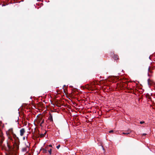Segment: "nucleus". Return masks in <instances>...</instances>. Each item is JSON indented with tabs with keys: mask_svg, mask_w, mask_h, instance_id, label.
Returning <instances> with one entry per match:
<instances>
[{
	"mask_svg": "<svg viewBox=\"0 0 155 155\" xmlns=\"http://www.w3.org/2000/svg\"><path fill=\"white\" fill-rule=\"evenodd\" d=\"M150 79H148V80H147V81H148V84L149 85H150L151 84L150 83Z\"/></svg>",
	"mask_w": 155,
	"mask_h": 155,
	"instance_id": "nucleus-14",
	"label": "nucleus"
},
{
	"mask_svg": "<svg viewBox=\"0 0 155 155\" xmlns=\"http://www.w3.org/2000/svg\"><path fill=\"white\" fill-rule=\"evenodd\" d=\"M147 135V134H143V135H144V136H145V135Z\"/></svg>",
	"mask_w": 155,
	"mask_h": 155,
	"instance_id": "nucleus-23",
	"label": "nucleus"
},
{
	"mask_svg": "<svg viewBox=\"0 0 155 155\" xmlns=\"http://www.w3.org/2000/svg\"><path fill=\"white\" fill-rule=\"evenodd\" d=\"M49 147H52V145H49Z\"/></svg>",
	"mask_w": 155,
	"mask_h": 155,
	"instance_id": "nucleus-24",
	"label": "nucleus"
},
{
	"mask_svg": "<svg viewBox=\"0 0 155 155\" xmlns=\"http://www.w3.org/2000/svg\"><path fill=\"white\" fill-rule=\"evenodd\" d=\"M12 135L14 138L16 140V143L15 144V145L16 146L17 149H18L19 148V145L20 143L18 137L16 136L15 134L14 133Z\"/></svg>",
	"mask_w": 155,
	"mask_h": 155,
	"instance_id": "nucleus-3",
	"label": "nucleus"
},
{
	"mask_svg": "<svg viewBox=\"0 0 155 155\" xmlns=\"http://www.w3.org/2000/svg\"><path fill=\"white\" fill-rule=\"evenodd\" d=\"M25 132V130L24 128H23L20 130V135L21 136H22L24 133Z\"/></svg>",
	"mask_w": 155,
	"mask_h": 155,
	"instance_id": "nucleus-5",
	"label": "nucleus"
},
{
	"mask_svg": "<svg viewBox=\"0 0 155 155\" xmlns=\"http://www.w3.org/2000/svg\"><path fill=\"white\" fill-rule=\"evenodd\" d=\"M113 58L114 60H118L119 59L118 56L117 54H114Z\"/></svg>",
	"mask_w": 155,
	"mask_h": 155,
	"instance_id": "nucleus-8",
	"label": "nucleus"
},
{
	"mask_svg": "<svg viewBox=\"0 0 155 155\" xmlns=\"http://www.w3.org/2000/svg\"><path fill=\"white\" fill-rule=\"evenodd\" d=\"M46 133H47V132L46 131H45V133L44 134H44V136H45L46 134Z\"/></svg>",
	"mask_w": 155,
	"mask_h": 155,
	"instance_id": "nucleus-22",
	"label": "nucleus"
},
{
	"mask_svg": "<svg viewBox=\"0 0 155 155\" xmlns=\"http://www.w3.org/2000/svg\"><path fill=\"white\" fill-rule=\"evenodd\" d=\"M48 119H48L47 120H46L47 122V120Z\"/></svg>",
	"mask_w": 155,
	"mask_h": 155,
	"instance_id": "nucleus-27",
	"label": "nucleus"
},
{
	"mask_svg": "<svg viewBox=\"0 0 155 155\" xmlns=\"http://www.w3.org/2000/svg\"><path fill=\"white\" fill-rule=\"evenodd\" d=\"M44 120H43L41 122V124H42L43 123H44Z\"/></svg>",
	"mask_w": 155,
	"mask_h": 155,
	"instance_id": "nucleus-25",
	"label": "nucleus"
},
{
	"mask_svg": "<svg viewBox=\"0 0 155 155\" xmlns=\"http://www.w3.org/2000/svg\"><path fill=\"white\" fill-rule=\"evenodd\" d=\"M140 124H143L144 123V121H140Z\"/></svg>",
	"mask_w": 155,
	"mask_h": 155,
	"instance_id": "nucleus-18",
	"label": "nucleus"
},
{
	"mask_svg": "<svg viewBox=\"0 0 155 155\" xmlns=\"http://www.w3.org/2000/svg\"><path fill=\"white\" fill-rule=\"evenodd\" d=\"M4 139L3 138H2V139L0 141V146L2 148V146H3V145H2L3 141Z\"/></svg>",
	"mask_w": 155,
	"mask_h": 155,
	"instance_id": "nucleus-11",
	"label": "nucleus"
},
{
	"mask_svg": "<svg viewBox=\"0 0 155 155\" xmlns=\"http://www.w3.org/2000/svg\"><path fill=\"white\" fill-rule=\"evenodd\" d=\"M114 131L113 130H110L109 131V133H112Z\"/></svg>",
	"mask_w": 155,
	"mask_h": 155,
	"instance_id": "nucleus-21",
	"label": "nucleus"
},
{
	"mask_svg": "<svg viewBox=\"0 0 155 155\" xmlns=\"http://www.w3.org/2000/svg\"><path fill=\"white\" fill-rule=\"evenodd\" d=\"M48 125L47 126V128H48Z\"/></svg>",
	"mask_w": 155,
	"mask_h": 155,
	"instance_id": "nucleus-28",
	"label": "nucleus"
},
{
	"mask_svg": "<svg viewBox=\"0 0 155 155\" xmlns=\"http://www.w3.org/2000/svg\"><path fill=\"white\" fill-rule=\"evenodd\" d=\"M42 152L44 153H47L48 151V147H45V148H43L41 150Z\"/></svg>",
	"mask_w": 155,
	"mask_h": 155,
	"instance_id": "nucleus-6",
	"label": "nucleus"
},
{
	"mask_svg": "<svg viewBox=\"0 0 155 155\" xmlns=\"http://www.w3.org/2000/svg\"><path fill=\"white\" fill-rule=\"evenodd\" d=\"M25 137H23V140H25Z\"/></svg>",
	"mask_w": 155,
	"mask_h": 155,
	"instance_id": "nucleus-26",
	"label": "nucleus"
},
{
	"mask_svg": "<svg viewBox=\"0 0 155 155\" xmlns=\"http://www.w3.org/2000/svg\"><path fill=\"white\" fill-rule=\"evenodd\" d=\"M6 155H12V154L10 153H9L8 154H6Z\"/></svg>",
	"mask_w": 155,
	"mask_h": 155,
	"instance_id": "nucleus-20",
	"label": "nucleus"
},
{
	"mask_svg": "<svg viewBox=\"0 0 155 155\" xmlns=\"http://www.w3.org/2000/svg\"><path fill=\"white\" fill-rule=\"evenodd\" d=\"M6 134L10 140H12V138L11 135H12L14 134L13 129L10 128L9 130L6 132Z\"/></svg>",
	"mask_w": 155,
	"mask_h": 155,
	"instance_id": "nucleus-2",
	"label": "nucleus"
},
{
	"mask_svg": "<svg viewBox=\"0 0 155 155\" xmlns=\"http://www.w3.org/2000/svg\"><path fill=\"white\" fill-rule=\"evenodd\" d=\"M33 138L35 139V138H39V135L38 134H35L33 135Z\"/></svg>",
	"mask_w": 155,
	"mask_h": 155,
	"instance_id": "nucleus-10",
	"label": "nucleus"
},
{
	"mask_svg": "<svg viewBox=\"0 0 155 155\" xmlns=\"http://www.w3.org/2000/svg\"><path fill=\"white\" fill-rule=\"evenodd\" d=\"M40 136L41 137H44L45 136L44 135V134H41L40 135Z\"/></svg>",
	"mask_w": 155,
	"mask_h": 155,
	"instance_id": "nucleus-15",
	"label": "nucleus"
},
{
	"mask_svg": "<svg viewBox=\"0 0 155 155\" xmlns=\"http://www.w3.org/2000/svg\"><path fill=\"white\" fill-rule=\"evenodd\" d=\"M120 87L121 88H123V87H124V86L123 85H122V84H121V85H120Z\"/></svg>",
	"mask_w": 155,
	"mask_h": 155,
	"instance_id": "nucleus-16",
	"label": "nucleus"
},
{
	"mask_svg": "<svg viewBox=\"0 0 155 155\" xmlns=\"http://www.w3.org/2000/svg\"><path fill=\"white\" fill-rule=\"evenodd\" d=\"M146 97L147 98H148V99L150 100L151 98V97H150V95L148 94H146Z\"/></svg>",
	"mask_w": 155,
	"mask_h": 155,
	"instance_id": "nucleus-12",
	"label": "nucleus"
},
{
	"mask_svg": "<svg viewBox=\"0 0 155 155\" xmlns=\"http://www.w3.org/2000/svg\"><path fill=\"white\" fill-rule=\"evenodd\" d=\"M30 145V144L28 142L27 144H26V146L25 147H23L22 148V151L23 152H26L27 151V150L29 146Z\"/></svg>",
	"mask_w": 155,
	"mask_h": 155,
	"instance_id": "nucleus-4",
	"label": "nucleus"
},
{
	"mask_svg": "<svg viewBox=\"0 0 155 155\" xmlns=\"http://www.w3.org/2000/svg\"><path fill=\"white\" fill-rule=\"evenodd\" d=\"M148 71L150 72V73H151L152 72V71H151L150 70V67H149L148 68Z\"/></svg>",
	"mask_w": 155,
	"mask_h": 155,
	"instance_id": "nucleus-17",
	"label": "nucleus"
},
{
	"mask_svg": "<svg viewBox=\"0 0 155 155\" xmlns=\"http://www.w3.org/2000/svg\"><path fill=\"white\" fill-rule=\"evenodd\" d=\"M60 147V145H59L57 146L56 147L58 149L59 148V147Z\"/></svg>",
	"mask_w": 155,
	"mask_h": 155,
	"instance_id": "nucleus-19",
	"label": "nucleus"
},
{
	"mask_svg": "<svg viewBox=\"0 0 155 155\" xmlns=\"http://www.w3.org/2000/svg\"><path fill=\"white\" fill-rule=\"evenodd\" d=\"M49 155H51V149H50V150H49Z\"/></svg>",
	"mask_w": 155,
	"mask_h": 155,
	"instance_id": "nucleus-13",
	"label": "nucleus"
},
{
	"mask_svg": "<svg viewBox=\"0 0 155 155\" xmlns=\"http://www.w3.org/2000/svg\"><path fill=\"white\" fill-rule=\"evenodd\" d=\"M6 144L7 147L5 145H4L3 146H2V149L8 151L9 153H12L14 151V148L15 147L14 146V147H13L12 146H10L8 141L7 142Z\"/></svg>",
	"mask_w": 155,
	"mask_h": 155,
	"instance_id": "nucleus-1",
	"label": "nucleus"
},
{
	"mask_svg": "<svg viewBox=\"0 0 155 155\" xmlns=\"http://www.w3.org/2000/svg\"><path fill=\"white\" fill-rule=\"evenodd\" d=\"M131 132V131L130 130L126 131L124 132H123L122 133V134H129Z\"/></svg>",
	"mask_w": 155,
	"mask_h": 155,
	"instance_id": "nucleus-9",
	"label": "nucleus"
},
{
	"mask_svg": "<svg viewBox=\"0 0 155 155\" xmlns=\"http://www.w3.org/2000/svg\"><path fill=\"white\" fill-rule=\"evenodd\" d=\"M52 116L53 115L52 114L49 113V120H50L51 122H53Z\"/></svg>",
	"mask_w": 155,
	"mask_h": 155,
	"instance_id": "nucleus-7",
	"label": "nucleus"
}]
</instances>
